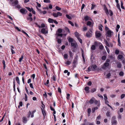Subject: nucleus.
<instances>
[{"label":"nucleus","mask_w":125,"mask_h":125,"mask_svg":"<svg viewBox=\"0 0 125 125\" xmlns=\"http://www.w3.org/2000/svg\"><path fill=\"white\" fill-rule=\"evenodd\" d=\"M105 30L107 32L108 36L110 37L113 35V32L110 30L107 27H105Z\"/></svg>","instance_id":"f257e3e1"},{"label":"nucleus","mask_w":125,"mask_h":125,"mask_svg":"<svg viewBox=\"0 0 125 125\" xmlns=\"http://www.w3.org/2000/svg\"><path fill=\"white\" fill-rule=\"evenodd\" d=\"M111 122L112 125H117V122L115 116H113L112 118Z\"/></svg>","instance_id":"f03ea898"},{"label":"nucleus","mask_w":125,"mask_h":125,"mask_svg":"<svg viewBox=\"0 0 125 125\" xmlns=\"http://www.w3.org/2000/svg\"><path fill=\"white\" fill-rule=\"evenodd\" d=\"M97 67V66L95 65H93L92 66H90L88 68L87 71L89 72L91 71H94L96 70Z\"/></svg>","instance_id":"7ed1b4c3"},{"label":"nucleus","mask_w":125,"mask_h":125,"mask_svg":"<svg viewBox=\"0 0 125 125\" xmlns=\"http://www.w3.org/2000/svg\"><path fill=\"white\" fill-rule=\"evenodd\" d=\"M95 35L96 38H98L101 36V34L99 31H97L95 32Z\"/></svg>","instance_id":"20e7f679"},{"label":"nucleus","mask_w":125,"mask_h":125,"mask_svg":"<svg viewBox=\"0 0 125 125\" xmlns=\"http://www.w3.org/2000/svg\"><path fill=\"white\" fill-rule=\"evenodd\" d=\"M41 32L44 34H47L48 33V30H46L45 28H42L41 30Z\"/></svg>","instance_id":"39448f33"},{"label":"nucleus","mask_w":125,"mask_h":125,"mask_svg":"<svg viewBox=\"0 0 125 125\" xmlns=\"http://www.w3.org/2000/svg\"><path fill=\"white\" fill-rule=\"evenodd\" d=\"M71 45L74 48H76L78 47L77 44L75 41L71 43Z\"/></svg>","instance_id":"423d86ee"},{"label":"nucleus","mask_w":125,"mask_h":125,"mask_svg":"<svg viewBox=\"0 0 125 125\" xmlns=\"http://www.w3.org/2000/svg\"><path fill=\"white\" fill-rule=\"evenodd\" d=\"M110 60L109 59H107L106 61L105 62L104 64V66L105 67H108L109 65Z\"/></svg>","instance_id":"0eeeda50"},{"label":"nucleus","mask_w":125,"mask_h":125,"mask_svg":"<svg viewBox=\"0 0 125 125\" xmlns=\"http://www.w3.org/2000/svg\"><path fill=\"white\" fill-rule=\"evenodd\" d=\"M20 12L23 14H26L27 11V10L24 9H21L20 10Z\"/></svg>","instance_id":"6e6552de"},{"label":"nucleus","mask_w":125,"mask_h":125,"mask_svg":"<svg viewBox=\"0 0 125 125\" xmlns=\"http://www.w3.org/2000/svg\"><path fill=\"white\" fill-rule=\"evenodd\" d=\"M67 39H68L69 42H70L71 43L75 41L73 38H70V37H68L67 38Z\"/></svg>","instance_id":"1a4fd4ad"},{"label":"nucleus","mask_w":125,"mask_h":125,"mask_svg":"<svg viewBox=\"0 0 125 125\" xmlns=\"http://www.w3.org/2000/svg\"><path fill=\"white\" fill-rule=\"evenodd\" d=\"M94 104H96L97 106H99L100 105V103L99 101H98L95 99L94 100Z\"/></svg>","instance_id":"9d476101"},{"label":"nucleus","mask_w":125,"mask_h":125,"mask_svg":"<svg viewBox=\"0 0 125 125\" xmlns=\"http://www.w3.org/2000/svg\"><path fill=\"white\" fill-rule=\"evenodd\" d=\"M87 26L93 27V23L92 22L89 21H88L87 22Z\"/></svg>","instance_id":"9b49d317"},{"label":"nucleus","mask_w":125,"mask_h":125,"mask_svg":"<svg viewBox=\"0 0 125 125\" xmlns=\"http://www.w3.org/2000/svg\"><path fill=\"white\" fill-rule=\"evenodd\" d=\"M84 19L85 21H86L88 20H91V18L88 16H86L84 17Z\"/></svg>","instance_id":"f8f14e48"},{"label":"nucleus","mask_w":125,"mask_h":125,"mask_svg":"<svg viewBox=\"0 0 125 125\" xmlns=\"http://www.w3.org/2000/svg\"><path fill=\"white\" fill-rule=\"evenodd\" d=\"M42 112L43 115V117L44 118L45 117V116L46 115V112L45 111V110H42Z\"/></svg>","instance_id":"ddd939ff"},{"label":"nucleus","mask_w":125,"mask_h":125,"mask_svg":"<svg viewBox=\"0 0 125 125\" xmlns=\"http://www.w3.org/2000/svg\"><path fill=\"white\" fill-rule=\"evenodd\" d=\"M86 35L88 37H90L92 36V34L90 33L89 31H88L86 33Z\"/></svg>","instance_id":"4468645a"},{"label":"nucleus","mask_w":125,"mask_h":125,"mask_svg":"<svg viewBox=\"0 0 125 125\" xmlns=\"http://www.w3.org/2000/svg\"><path fill=\"white\" fill-rule=\"evenodd\" d=\"M95 100V98L94 97H92L91 99H90L89 101V103L90 104H92L94 102V100Z\"/></svg>","instance_id":"2eb2a0df"},{"label":"nucleus","mask_w":125,"mask_h":125,"mask_svg":"<svg viewBox=\"0 0 125 125\" xmlns=\"http://www.w3.org/2000/svg\"><path fill=\"white\" fill-rule=\"evenodd\" d=\"M105 104L109 107H110L112 109H113L111 106L109 104V102L107 100H105Z\"/></svg>","instance_id":"dca6fc26"},{"label":"nucleus","mask_w":125,"mask_h":125,"mask_svg":"<svg viewBox=\"0 0 125 125\" xmlns=\"http://www.w3.org/2000/svg\"><path fill=\"white\" fill-rule=\"evenodd\" d=\"M54 20L51 18H49L48 20V22L50 23H53Z\"/></svg>","instance_id":"f3484780"},{"label":"nucleus","mask_w":125,"mask_h":125,"mask_svg":"<svg viewBox=\"0 0 125 125\" xmlns=\"http://www.w3.org/2000/svg\"><path fill=\"white\" fill-rule=\"evenodd\" d=\"M23 122L24 123H26L27 121V118L25 117H23L22 118Z\"/></svg>","instance_id":"a211bd4d"},{"label":"nucleus","mask_w":125,"mask_h":125,"mask_svg":"<svg viewBox=\"0 0 125 125\" xmlns=\"http://www.w3.org/2000/svg\"><path fill=\"white\" fill-rule=\"evenodd\" d=\"M15 79L17 82V83L18 84H20V82L19 78L18 76H16L15 78Z\"/></svg>","instance_id":"6ab92c4d"},{"label":"nucleus","mask_w":125,"mask_h":125,"mask_svg":"<svg viewBox=\"0 0 125 125\" xmlns=\"http://www.w3.org/2000/svg\"><path fill=\"white\" fill-rule=\"evenodd\" d=\"M91 50H94L95 49L96 47L95 45H93L91 46Z\"/></svg>","instance_id":"aec40b11"},{"label":"nucleus","mask_w":125,"mask_h":125,"mask_svg":"<svg viewBox=\"0 0 125 125\" xmlns=\"http://www.w3.org/2000/svg\"><path fill=\"white\" fill-rule=\"evenodd\" d=\"M56 35L57 36V38H58V36H60V37H62V36L63 34H59L58 33L56 32Z\"/></svg>","instance_id":"412c9836"},{"label":"nucleus","mask_w":125,"mask_h":125,"mask_svg":"<svg viewBox=\"0 0 125 125\" xmlns=\"http://www.w3.org/2000/svg\"><path fill=\"white\" fill-rule=\"evenodd\" d=\"M18 3V1L17 0H15L13 2V4H14V5L16 6L17 5Z\"/></svg>","instance_id":"4be33fe9"},{"label":"nucleus","mask_w":125,"mask_h":125,"mask_svg":"<svg viewBox=\"0 0 125 125\" xmlns=\"http://www.w3.org/2000/svg\"><path fill=\"white\" fill-rule=\"evenodd\" d=\"M98 109V108L97 107H94L92 109V111L93 113H94L95 110L97 109Z\"/></svg>","instance_id":"5701e85b"},{"label":"nucleus","mask_w":125,"mask_h":125,"mask_svg":"<svg viewBox=\"0 0 125 125\" xmlns=\"http://www.w3.org/2000/svg\"><path fill=\"white\" fill-rule=\"evenodd\" d=\"M2 63L3 65V67L4 68V69L5 68V67H6V65H5V61L4 60H3L2 61Z\"/></svg>","instance_id":"b1692460"},{"label":"nucleus","mask_w":125,"mask_h":125,"mask_svg":"<svg viewBox=\"0 0 125 125\" xmlns=\"http://www.w3.org/2000/svg\"><path fill=\"white\" fill-rule=\"evenodd\" d=\"M118 57L119 59L121 60H122L123 58V56L122 55H119L118 56Z\"/></svg>","instance_id":"393cba45"},{"label":"nucleus","mask_w":125,"mask_h":125,"mask_svg":"<svg viewBox=\"0 0 125 125\" xmlns=\"http://www.w3.org/2000/svg\"><path fill=\"white\" fill-rule=\"evenodd\" d=\"M77 58H75L74 59V60L73 61V63L74 64H75L76 63H77Z\"/></svg>","instance_id":"a878e982"},{"label":"nucleus","mask_w":125,"mask_h":125,"mask_svg":"<svg viewBox=\"0 0 125 125\" xmlns=\"http://www.w3.org/2000/svg\"><path fill=\"white\" fill-rule=\"evenodd\" d=\"M91 112V109L90 108H88L87 110V112L88 113V116H89L90 115V114Z\"/></svg>","instance_id":"bb28decb"},{"label":"nucleus","mask_w":125,"mask_h":125,"mask_svg":"<svg viewBox=\"0 0 125 125\" xmlns=\"http://www.w3.org/2000/svg\"><path fill=\"white\" fill-rule=\"evenodd\" d=\"M52 15L53 16L55 17H58L57 13H53Z\"/></svg>","instance_id":"cd10ccee"},{"label":"nucleus","mask_w":125,"mask_h":125,"mask_svg":"<svg viewBox=\"0 0 125 125\" xmlns=\"http://www.w3.org/2000/svg\"><path fill=\"white\" fill-rule=\"evenodd\" d=\"M116 6L118 8V9L120 10V11H121V10L119 4L118 3L117 4Z\"/></svg>","instance_id":"c85d7f7f"},{"label":"nucleus","mask_w":125,"mask_h":125,"mask_svg":"<svg viewBox=\"0 0 125 125\" xmlns=\"http://www.w3.org/2000/svg\"><path fill=\"white\" fill-rule=\"evenodd\" d=\"M64 30L65 31H66L67 32H68L69 33H70V31L69 29L67 27H65L64 29Z\"/></svg>","instance_id":"c756f323"},{"label":"nucleus","mask_w":125,"mask_h":125,"mask_svg":"<svg viewBox=\"0 0 125 125\" xmlns=\"http://www.w3.org/2000/svg\"><path fill=\"white\" fill-rule=\"evenodd\" d=\"M24 95H25V101H27V100H28V99H27L28 97H27V94H24Z\"/></svg>","instance_id":"7c9ffc66"},{"label":"nucleus","mask_w":125,"mask_h":125,"mask_svg":"<svg viewBox=\"0 0 125 125\" xmlns=\"http://www.w3.org/2000/svg\"><path fill=\"white\" fill-rule=\"evenodd\" d=\"M104 100H107V98L106 95V94H104Z\"/></svg>","instance_id":"2f4dec72"},{"label":"nucleus","mask_w":125,"mask_h":125,"mask_svg":"<svg viewBox=\"0 0 125 125\" xmlns=\"http://www.w3.org/2000/svg\"><path fill=\"white\" fill-rule=\"evenodd\" d=\"M121 6L122 9H124V7L123 6V3L122 1H121Z\"/></svg>","instance_id":"473e14b6"},{"label":"nucleus","mask_w":125,"mask_h":125,"mask_svg":"<svg viewBox=\"0 0 125 125\" xmlns=\"http://www.w3.org/2000/svg\"><path fill=\"white\" fill-rule=\"evenodd\" d=\"M75 36L77 37V38L79 37L78 36H79V34L78 32H76L75 33Z\"/></svg>","instance_id":"72a5a7b5"},{"label":"nucleus","mask_w":125,"mask_h":125,"mask_svg":"<svg viewBox=\"0 0 125 125\" xmlns=\"http://www.w3.org/2000/svg\"><path fill=\"white\" fill-rule=\"evenodd\" d=\"M102 26L101 25H100L99 26V30L101 31H103V29L102 28Z\"/></svg>","instance_id":"f704fd0d"},{"label":"nucleus","mask_w":125,"mask_h":125,"mask_svg":"<svg viewBox=\"0 0 125 125\" xmlns=\"http://www.w3.org/2000/svg\"><path fill=\"white\" fill-rule=\"evenodd\" d=\"M68 23H70L71 25L72 26H73L74 25L73 23V22L70 21H68Z\"/></svg>","instance_id":"c9c22d12"},{"label":"nucleus","mask_w":125,"mask_h":125,"mask_svg":"<svg viewBox=\"0 0 125 125\" xmlns=\"http://www.w3.org/2000/svg\"><path fill=\"white\" fill-rule=\"evenodd\" d=\"M101 116L100 115H99L96 118V120H100L101 119Z\"/></svg>","instance_id":"e433bc0d"},{"label":"nucleus","mask_w":125,"mask_h":125,"mask_svg":"<svg viewBox=\"0 0 125 125\" xmlns=\"http://www.w3.org/2000/svg\"><path fill=\"white\" fill-rule=\"evenodd\" d=\"M68 55L67 54H64V59H66L68 58Z\"/></svg>","instance_id":"4c0bfd02"},{"label":"nucleus","mask_w":125,"mask_h":125,"mask_svg":"<svg viewBox=\"0 0 125 125\" xmlns=\"http://www.w3.org/2000/svg\"><path fill=\"white\" fill-rule=\"evenodd\" d=\"M69 54L71 57H72L73 56V54L71 51H69Z\"/></svg>","instance_id":"58836bf2"},{"label":"nucleus","mask_w":125,"mask_h":125,"mask_svg":"<svg viewBox=\"0 0 125 125\" xmlns=\"http://www.w3.org/2000/svg\"><path fill=\"white\" fill-rule=\"evenodd\" d=\"M95 6V5L94 4H92V7H91V9L92 10L93 9Z\"/></svg>","instance_id":"ea45409f"},{"label":"nucleus","mask_w":125,"mask_h":125,"mask_svg":"<svg viewBox=\"0 0 125 125\" xmlns=\"http://www.w3.org/2000/svg\"><path fill=\"white\" fill-rule=\"evenodd\" d=\"M66 16L67 18H68V19L70 20H71L72 19V18L71 17L68 15L66 14Z\"/></svg>","instance_id":"a19ab883"},{"label":"nucleus","mask_w":125,"mask_h":125,"mask_svg":"<svg viewBox=\"0 0 125 125\" xmlns=\"http://www.w3.org/2000/svg\"><path fill=\"white\" fill-rule=\"evenodd\" d=\"M55 8L56 9L58 10H61V9L58 6H56L55 7Z\"/></svg>","instance_id":"79ce46f5"},{"label":"nucleus","mask_w":125,"mask_h":125,"mask_svg":"<svg viewBox=\"0 0 125 125\" xmlns=\"http://www.w3.org/2000/svg\"><path fill=\"white\" fill-rule=\"evenodd\" d=\"M42 107L41 108V110H44L45 109V105L43 104L42 103Z\"/></svg>","instance_id":"37998d69"},{"label":"nucleus","mask_w":125,"mask_h":125,"mask_svg":"<svg viewBox=\"0 0 125 125\" xmlns=\"http://www.w3.org/2000/svg\"><path fill=\"white\" fill-rule=\"evenodd\" d=\"M62 31V30L60 28L58 30V32L60 33H61Z\"/></svg>","instance_id":"c03bdc74"},{"label":"nucleus","mask_w":125,"mask_h":125,"mask_svg":"<svg viewBox=\"0 0 125 125\" xmlns=\"http://www.w3.org/2000/svg\"><path fill=\"white\" fill-rule=\"evenodd\" d=\"M65 63L66 64L69 65L70 64L71 62L69 61H67L66 62H65Z\"/></svg>","instance_id":"a18cd8bd"},{"label":"nucleus","mask_w":125,"mask_h":125,"mask_svg":"<svg viewBox=\"0 0 125 125\" xmlns=\"http://www.w3.org/2000/svg\"><path fill=\"white\" fill-rule=\"evenodd\" d=\"M23 58V55H22L21 57H20L19 59V61L20 62H21L22 60V59Z\"/></svg>","instance_id":"49530a36"},{"label":"nucleus","mask_w":125,"mask_h":125,"mask_svg":"<svg viewBox=\"0 0 125 125\" xmlns=\"http://www.w3.org/2000/svg\"><path fill=\"white\" fill-rule=\"evenodd\" d=\"M119 51L118 49H116L115 51V53L116 54H119Z\"/></svg>","instance_id":"de8ad7c7"},{"label":"nucleus","mask_w":125,"mask_h":125,"mask_svg":"<svg viewBox=\"0 0 125 125\" xmlns=\"http://www.w3.org/2000/svg\"><path fill=\"white\" fill-rule=\"evenodd\" d=\"M106 59V57L105 56H103L102 57V59L103 60H105Z\"/></svg>","instance_id":"09e8293b"},{"label":"nucleus","mask_w":125,"mask_h":125,"mask_svg":"<svg viewBox=\"0 0 125 125\" xmlns=\"http://www.w3.org/2000/svg\"><path fill=\"white\" fill-rule=\"evenodd\" d=\"M57 41L58 43H61L62 41L60 39H58L57 40Z\"/></svg>","instance_id":"8fccbe9b"},{"label":"nucleus","mask_w":125,"mask_h":125,"mask_svg":"<svg viewBox=\"0 0 125 125\" xmlns=\"http://www.w3.org/2000/svg\"><path fill=\"white\" fill-rule=\"evenodd\" d=\"M57 13V15L58 16H61L62 15V14L60 12H58Z\"/></svg>","instance_id":"3c124183"},{"label":"nucleus","mask_w":125,"mask_h":125,"mask_svg":"<svg viewBox=\"0 0 125 125\" xmlns=\"http://www.w3.org/2000/svg\"><path fill=\"white\" fill-rule=\"evenodd\" d=\"M27 19L28 20H29L30 21H31L32 20V18L30 17L28 18Z\"/></svg>","instance_id":"603ef678"},{"label":"nucleus","mask_w":125,"mask_h":125,"mask_svg":"<svg viewBox=\"0 0 125 125\" xmlns=\"http://www.w3.org/2000/svg\"><path fill=\"white\" fill-rule=\"evenodd\" d=\"M105 10L106 14L107 15H108L109 14L108 11L106 8L105 9Z\"/></svg>","instance_id":"864d4df0"},{"label":"nucleus","mask_w":125,"mask_h":125,"mask_svg":"<svg viewBox=\"0 0 125 125\" xmlns=\"http://www.w3.org/2000/svg\"><path fill=\"white\" fill-rule=\"evenodd\" d=\"M89 89V87L88 86H86L85 87L84 90H85L86 91H88Z\"/></svg>","instance_id":"5fc2aeb1"},{"label":"nucleus","mask_w":125,"mask_h":125,"mask_svg":"<svg viewBox=\"0 0 125 125\" xmlns=\"http://www.w3.org/2000/svg\"><path fill=\"white\" fill-rule=\"evenodd\" d=\"M77 39L81 43H82V39H81L80 38H79V37L77 38Z\"/></svg>","instance_id":"6e6d98bb"},{"label":"nucleus","mask_w":125,"mask_h":125,"mask_svg":"<svg viewBox=\"0 0 125 125\" xmlns=\"http://www.w3.org/2000/svg\"><path fill=\"white\" fill-rule=\"evenodd\" d=\"M106 75L107 78H109L111 75V74L110 73H109L107 74Z\"/></svg>","instance_id":"4d7b16f0"},{"label":"nucleus","mask_w":125,"mask_h":125,"mask_svg":"<svg viewBox=\"0 0 125 125\" xmlns=\"http://www.w3.org/2000/svg\"><path fill=\"white\" fill-rule=\"evenodd\" d=\"M43 1L45 3H50V0H44Z\"/></svg>","instance_id":"13d9d810"},{"label":"nucleus","mask_w":125,"mask_h":125,"mask_svg":"<svg viewBox=\"0 0 125 125\" xmlns=\"http://www.w3.org/2000/svg\"><path fill=\"white\" fill-rule=\"evenodd\" d=\"M26 8L30 11H31L32 9H31L29 7H26Z\"/></svg>","instance_id":"bf43d9fd"},{"label":"nucleus","mask_w":125,"mask_h":125,"mask_svg":"<svg viewBox=\"0 0 125 125\" xmlns=\"http://www.w3.org/2000/svg\"><path fill=\"white\" fill-rule=\"evenodd\" d=\"M19 105L18 106V107H19L20 106H22V102H20L19 103Z\"/></svg>","instance_id":"052dcab7"},{"label":"nucleus","mask_w":125,"mask_h":125,"mask_svg":"<svg viewBox=\"0 0 125 125\" xmlns=\"http://www.w3.org/2000/svg\"><path fill=\"white\" fill-rule=\"evenodd\" d=\"M125 94H122L121 95V99H123V98L125 96Z\"/></svg>","instance_id":"680f3d73"},{"label":"nucleus","mask_w":125,"mask_h":125,"mask_svg":"<svg viewBox=\"0 0 125 125\" xmlns=\"http://www.w3.org/2000/svg\"><path fill=\"white\" fill-rule=\"evenodd\" d=\"M70 96V94H67V97L66 98L67 99H69V98Z\"/></svg>","instance_id":"e2e57ef3"},{"label":"nucleus","mask_w":125,"mask_h":125,"mask_svg":"<svg viewBox=\"0 0 125 125\" xmlns=\"http://www.w3.org/2000/svg\"><path fill=\"white\" fill-rule=\"evenodd\" d=\"M105 47L106 48V49L107 50V52L108 53H109V52H110V50H109V48L107 47L106 46H105Z\"/></svg>","instance_id":"0e129e2a"},{"label":"nucleus","mask_w":125,"mask_h":125,"mask_svg":"<svg viewBox=\"0 0 125 125\" xmlns=\"http://www.w3.org/2000/svg\"><path fill=\"white\" fill-rule=\"evenodd\" d=\"M109 12L110 13V16H112L113 15V12L111 10H109Z\"/></svg>","instance_id":"69168bd1"},{"label":"nucleus","mask_w":125,"mask_h":125,"mask_svg":"<svg viewBox=\"0 0 125 125\" xmlns=\"http://www.w3.org/2000/svg\"><path fill=\"white\" fill-rule=\"evenodd\" d=\"M96 124L98 125H99L100 124V122L98 120H96Z\"/></svg>","instance_id":"338daca9"},{"label":"nucleus","mask_w":125,"mask_h":125,"mask_svg":"<svg viewBox=\"0 0 125 125\" xmlns=\"http://www.w3.org/2000/svg\"><path fill=\"white\" fill-rule=\"evenodd\" d=\"M104 48V46L102 45H100L99 46V48L100 49H102Z\"/></svg>","instance_id":"774afa93"}]
</instances>
